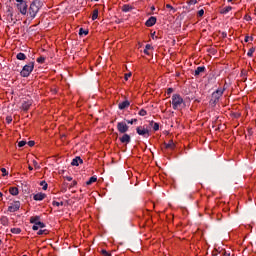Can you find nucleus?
Masks as SVG:
<instances>
[{"label":"nucleus","instance_id":"obj_56","mask_svg":"<svg viewBox=\"0 0 256 256\" xmlns=\"http://www.w3.org/2000/svg\"><path fill=\"white\" fill-rule=\"evenodd\" d=\"M245 41L247 42V41H248V38H246Z\"/></svg>","mask_w":256,"mask_h":256},{"label":"nucleus","instance_id":"obj_31","mask_svg":"<svg viewBox=\"0 0 256 256\" xmlns=\"http://www.w3.org/2000/svg\"><path fill=\"white\" fill-rule=\"evenodd\" d=\"M253 53H255V48H250L247 52L248 57H253Z\"/></svg>","mask_w":256,"mask_h":256},{"label":"nucleus","instance_id":"obj_44","mask_svg":"<svg viewBox=\"0 0 256 256\" xmlns=\"http://www.w3.org/2000/svg\"><path fill=\"white\" fill-rule=\"evenodd\" d=\"M197 0H189L188 5H196Z\"/></svg>","mask_w":256,"mask_h":256},{"label":"nucleus","instance_id":"obj_17","mask_svg":"<svg viewBox=\"0 0 256 256\" xmlns=\"http://www.w3.org/2000/svg\"><path fill=\"white\" fill-rule=\"evenodd\" d=\"M133 7L129 4H125L122 6V11L123 13H129V11H132Z\"/></svg>","mask_w":256,"mask_h":256},{"label":"nucleus","instance_id":"obj_22","mask_svg":"<svg viewBox=\"0 0 256 256\" xmlns=\"http://www.w3.org/2000/svg\"><path fill=\"white\" fill-rule=\"evenodd\" d=\"M9 193H10V195H19V189L17 188V187H11L10 189H9Z\"/></svg>","mask_w":256,"mask_h":256},{"label":"nucleus","instance_id":"obj_27","mask_svg":"<svg viewBox=\"0 0 256 256\" xmlns=\"http://www.w3.org/2000/svg\"><path fill=\"white\" fill-rule=\"evenodd\" d=\"M150 125H153V131H159V123L151 121Z\"/></svg>","mask_w":256,"mask_h":256},{"label":"nucleus","instance_id":"obj_53","mask_svg":"<svg viewBox=\"0 0 256 256\" xmlns=\"http://www.w3.org/2000/svg\"><path fill=\"white\" fill-rule=\"evenodd\" d=\"M233 0H228V3H231Z\"/></svg>","mask_w":256,"mask_h":256},{"label":"nucleus","instance_id":"obj_32","mask_svg":"<svg viewBox=\"0 0 256 256\" xmlns=\"http://www.w3.org/2000/svg\"><path fill=\"white\" fill-rule=\"evenodd\" d=\"M36 61H37V63L43 64V63H45V57L40 56V57L37 58Z\"/></svg>","mask_w":256,"mask_h":256},{"label":"nucleus","instance_id":"obj_30","mask_svg":"<svg viewBox=\"0 0 256 256\" xmlns=\"http://www.w3.org/2000/svg\"><path fill=\"white\" fill-rule=\"evenodd\" d=\"M11 233H14V235H19V233H21V230L19 228H12Z\"/></svg>","mask_w":256,"mask_h":256},{"label":"nucleus","instance_id":"obj_35","mask_svg":"<svg viewBox=\"0 0 256 256\" xmlns=\"http://www.w3.org/2000/svg\"><path fill=\"white\" fill-rule=\"evenodd\" d=\"M139 115H140L141 117H145V115H147V111H146L145 109H141V110L139 111Z\"/></svg>","mask_w":256,"mask_h":256},{"label":"nucleus","instance_id":"obj_29","mask_svg":"<svg viewBox=\"0 0 256 256\" xmlns=\"http://www.w3.org/2000/svg\"><path fill=\"white\" fill-rule=\"evenodd\" d=\"M79 35H89V31H87V30H85L83 28H80Z\"/></svg>","mask_w":256,"mask_h":256},{"label":"nucleus","instance_id":"obj_41","mask_svg":"<svg viewBox=\"0 0 256 256\" xmlns=\"http://www.w3.org/2000/svg\"><path fill=\"white\" fill-rule=\"evenodd\" d=\"M1 172L3 173V177H6V175H8L7 169L5 168H1Z\"/></svg>","mask_w":256,"mask_h":256},{"label":"nucleus","instance_id":"obj_6","mask_svg":"<svg viewBox=\"0 0 256 256\" xmlns=\"http://www.w3.org/2000/svg\"><path fill=\"white\" fill-rule=\"evenodd\" d=\"M136 132L138 135H141V137H145L146 139L151 135L149 129L145 128V126L137 127Z\"/></svg>","mask_w":256,"mask_h":256},{"label":"nucleus","instance_id":"obj_9","mask_svg":"<svg viewBox=\"0 0 256 256\" xmlns=\"http://www.w3.org/2000/svg\"><path fill=\"white\" fill-rule=\"evenodd\" d=\"M33 105V101L32 100H27V101H24L22 103V107L21 109L23 111H29L30 107Z\"/></svg>","mask_w":256,"mask_h":256},{"label":"nucleus","instance_id":"obj_18","mask_svg":"<svg viewBox=\"0 0 256 256\" xmlns=\"http://www.w3.org/2000/svg\"><path fill=\"white\" fill-rule=\"evenodd\" d=\"M130 103L129 101H123L121 103H119L118 107L119 109L123 110V109H127V107H129Z\"/></svg>","mask_w":256,"mask_h":256},{"label":"nucleus","instance_id":"obj_45","mask_svg":"<svg viewBox=\"0 0 256 256\" xmlns=\"http://www.w3.org/2000/svg\"><path fill=\"white\" fill-rule=\"evenodd\" d=\"M6 121L7 123H11L13 121V118H11V116L6 117Z\"/></svg>","mask_w":256,"mask_h":256},{"label":"nucleus","instance_id":"obj_7","mask_svg":"<svg viewBox=\"0 0 256 256\" xmlns=\"http://www.w3.org/2000/svg\"><path fill=\"white\" fill-rule=\"evenodd\" d=\"M19 209H21V202L19 201H14L9 207H8V211L10 213H15L16 211H19Z\"/></svg>","mask_w":256,"mask_h":256},{"label":"nucleus","instance_id":"obj_20","mask_svg":"<svg viewBox=\"0 0 256 256\" xmlns=\"http://www.w3.org/2000/svg\"><path fill=\"white\" fill-rule=\"evenodd\" d=\"M149 51H153V47L151 46V44H147L145 46V49H144L145 55H151V52H149Z\"/></svg>","mask_w":256,"mask_h":256},{"label":"nucleus","instance_id":"obj_3","mask_svg":"<svg viewBox=\"0 0 256 256\" xmlns=\"http://www.w3.org/2000/svg\"><path fill=\"white\" fill-rule=\"evenodd\" d=\"M223 93H225V88H218L215 92L212 93L210 103L217 105L221 97H223Z\"/></svg>","mask_w":256,"mask_h":256},{"label":"nucleus","instance_id":"obj_49","mask_svg":"<svg viewBox=\"0 0 256 256\" xmlns=\"http://www.w3.org/2000/svg\"><path fill=\"white\" fill-rule=\"evenodd\" d=\"M166 9H171V10H173V6H171V4H166Z\"/></svg>","mask_w":256,"mask_h":256},{"label":"nucleus","instance_id":"obj_47","mask_svg":"<svg viewBox=\"0 0 256 256\" xmlns=\"http://www.w3.org/2000/svg\"><path fill=\"white\" fill-rule=\"evenodd\" d=\"M65 179L66 181H73V178L71 176H66Z\"/></svg>","mask_w":256,"mask_h":256},{"label":"nucleus","instance_id":"obj_19","mask_svg":"<svg viewBox=\"0 0 256 256\" xmlns=\"http://www.w3.org/2000/svg\"><path fill=\"white\" fill-rule=\"evenodd\" d=\"M166 149H170L171 151H173V149H175V142H173V140H170L167 144H165Z\"/></svg>","mask_w":256,"mask_h":256},{"label":"nucleus","instance_id":"obj_28","mask_svg":"<svg viewBox=\"0 0 256 256\" xmlns=\"http://www.w3.org/2000/svg\"><path fill=\"white\" fill-rule=\"evenodd\" d=\"M52 205H53V207H63V202L53 201Z\"/></svg>","mask_w":256,"mask_h":256},{"label":"nucleus","instance_id":"obj_15","mask_svg":"<svg viewBox=\"0 0 256 256\" xmlns=\"http://www.w3.org/2000/svg\"><path fill=\"white\" fill-rule=\"evenodd\" d=\"M1 225H4V227H7L9 225V218L7 216H2L0 218Z\"/></svg>","mask_w":256,"mask_h":256},{"label":"nucleus","instance_id":"obj_52","mask_svg":"<svg viewBox=\"0 0 256 256\" xmlns=\"http://www.w3.org/2000/svg\"><path fill=\"white\" fill-rule=\"evenodd\" d=\"M0 197H3V193L2 192H0Z\"/></svg>","mask_w":256,"mask_h":256},{"label":"nucleus","instance_id":"obj_1","mask_svg":"<svg viewBox=\"0 0 256 256\" xmlns=\"http://www.w3.org/2000/svg\"><path fill=\"white\" fill-rule=\"evenodd\" d=\"M172 108L174 111H181L183 107H185V100L179 94H174L172 96Z\"/></svg>","mask_w":256,"mask_h":256},{"label":"nucleus","instance_id":"obj_26","mask_svg":"<svg viewBox=\"0 0 256 256\" xmlns=\"http://www.w3.org/2000/svg\"><path fill=\"white\" fill-rule=\"evenodd\" d=\"M99 17V10L95 9L92 13V21H95Z\"/></svg>","mask_w":256,"mask_h":256},{"label":"nucleus","instance_id":"obj_14","mask_svg":"<svg viewBox=\"0 0 256 256\" xmlns=\"http://www.w3.org/2000/svg\"><path fill=\"white\" fill-rule=\"evenodd\" d=\"M80 163H83V159H81V157H76L72 160L71 165L74 167H79Z\"/></svg>","mask_w":256,"mask_h":256},{"label":"nucleus","instance_id":"obj_34","mask_svg":"<svg viewBox=\"0 0 256 256\" xmlns=\"http://www.w3.org/2000/svg\"><path fill=\"white\" fill-rule=\"evenodd\" d=\"M25 145H27V141H25V140L18 142V147H25Z\"/></svg>","mask_w":256,"mask_h":256},{"label":"nucleus","instance_id":"obj_33","mask_svg":"<svg viewBox=\"0 0 256 256\" xmlns=\"http://www.w3.org/2000/svg\"><path fill=\"white\" fill-rule=\"evenodd\" d=\"M40 185H41V187H42V189H43L44 191H47V187H48L47 182L42 181V182L40 183Z\"/></svg>","mask_w":256,"mask_h":256},{"label":"nucleus","instance_id":"obj_13","mask_svg":"<svg viewBox=\"0 0 256 256\" xmlns=\"http://www.w3.org/2000/svg\"><path fill=\"white\" fill-rule=\"evenodd\" d=\"M121 143H131V136H129V134H124L121 138H120Z\"/></svg>","mask_w":256,"mask_h":256},{"label":"nucleus","instance_id":"obj_36","mask_svg":"<svg viewBox=\"0 0 256 256\" xmlns=\"http://www.w3.org/2000/svg\"><path fill=\"white\" fill-rule=\"evenodd\" d=\"M34 169H41V166H39V163L36 160H33Z\"/></svg>","mask_w":256,"mask_h":256},{"label":"nucleus","instance_id":"obj_24","mask_svg":"<svg viewBox=\"0 0 256 256\" xmlns=\"http://www.w3.org/2000/svg\"><path fill=\"white\" fill-rule=\"evenodd\" d=\"M205 71V66H199L196 70L194 75H201Z\"/></svg>","mask_w":256,"mask_h":256},{"label":"nucleus","instance_id":"obj_54","mask_svg":"<svg viewBox=\"0 0 256 256\" xmlns=\"http://www.w3.org/2000/svg\"><path fill=\"white\" fill-rule=\"evenodd\" d=\"M155 36V32L152 34V37H154Z\"/></svg>","mask_w":256,"mask_h":256},{"label":"nucleus","instance_id":"obj_23","mask_svg":"<svg viewBox=\"0 0 256 256\" xmlns=\"http://www.w3.org/2000/svg\"><path fill=\"white\" fill-rule=\"evenodd\" d=\"M93 183H97V176L90 177L89 180L86 182V185H93Z\"/></svg>","mask_w":256,"mask_h":256},{"label":"nucleus","instance_id":"obj_37","mask_svg":"<svg viewBox=\"0 0 256 256\" xmlns=\"http://www.w3.org/2000/svg\"><path fill=\"white\" fill-rule=\"evenodd\" d=\"M173 88H168L166 91V94L168 95V97H171V93H173Z\"/></svg>","mask_w":256,"mask_h":256},{"label":"nucleus","instance_id":"obj_50","mask_svg":"<svg viewBox=\"0 0 256 256\" xmlns=\"http://www.w3.org/2000/svg\"><path fill=\"white\" fill-rule=\"evenodd\" d=\"M8 11H9L10 17H13V12H11V10H8Z\"/></svg>","mask_w":256,"mask_h":256},{"label":"nucleus","instance_id":"obj_5","mask_svg":"<svg viewBox=\"0 0 256 256\" xmlns=\"http://www.w3.org/2000/svg\"><path fill=\"white\" fill-rule=\"evenodd\" d=\"M15 7L21 13V15H27V2L25 0H15Z\"/></svg>","mask_w":256,"mask_h":256},{"label":"nucleus","instance_id":"obj_51","mask_svg":"<svg viewBox=\"0 0 256 256\" xmlns=\"http://www.w3.org/2000/svg\"><path fill=\"white\" fill-rule=\"evenodd\" d=\"M28 169H29V171H33L32 166H29Z\"/></svg>","mask_w":256,"mask_h":256},{"label":"nucleus","instance_id":"obj_40","mask_svg":"<svg viewBox=\"0 0 256 256\" xmlns=\"http://www.w3.org/2000/svg\"><path fill=\"white\" fill-rule=\"evenodd\" d=\"M47 234V230H39L37 235H45Z\"/></svg>","mask_w":256,"mask_h":256},{"label":"nucleus","instance_id":"obj_4","mask_svg":"<svg viewBox=\"0 0 256 256\" xmlns=\"http://www.w3.org/2000/svg\"><path fill=\"white\" fill-rule=\"evenodd\" d=\"M33 69H35V62H30L29 64H26L20 72L21 77H29V75L33 73Z\"/></svg>","mask_w":256,"mask_h":256},{"label":"nucleus","instance_id":"obj_42","mask_svg":"<svg viewBox=\"0 0 256 256\" xmlns=\"http://www.w3.org/2000/svg\"><path fill=\"white\" fill-rule=\"evenodd\" d=\"M127 123H129V125H133V123H137V119L128 120Z\"/></svg>","mask_w":256,"mask_h":256},{"label":"nucleus","instance_id":"obj_25","mask_svg":"<svg viewBox=\"0 0 256 256\" xmlns=\"http://www.w3.org/2000/svg\"><path fill=\"white\" fill-rule=\"evenodd\" d=\"M232 9H233V7L227 6V7L223 8V9L221 10V13H222L223 15H227V13H229V11H231Z\"/></svg>","mask_w":256,"mask_h":256},{"label":"nucleus","instance_id":"obj_11","mask_svg":"<svg viewBox=\"0 0 256 256\" xmlns=\"http://www.w3.org/2000/svg\"><path fill=\"white\" fill-rule=\"evenodd\" d=\"M47 195L45 193H37L33 196L34 201H43Z\"/></svg>","mask_w":256,"mask_h":256},{"label":"nucleus","instance_id":"obj_16","mask_svg":"<svg viewBox=\"0 0 256 256\" xmlns=\"http://www.w3.org/2000/svg\"><path fill=\"white\" fill-rule=\"evenodd\" d=\"M41 222V217L39 216H32L30 218V223H32L33 225H36L37 223Z\"/></svg>","mask_w":256,"mask_h":256},{"label":"nucleus","instance_id":"obj_57","mask_svg":"<svg viewBox=\"0 0 256 256\" xmlns=\"http://www.w3.org/2000/svg\"><path fill=\"white\" fill-rule=\"evenodd\" d=\"M0 245H1V240H0Z\"/></svg>","mask_w":256,"mask_h":256},{"label":"nucleus","instance_id":"obj_43","mask_svg":"<svg viewBox=\"0 0 256 256\" xmlns=\"http://www.w3.org/2000/svg\"><path fill=\"white\" fill-rule=\"evenodd\" d=\"M102 255L111 256V253L107 252V250H102Z\"/></svg>","mask_w":256,"mask_h":256},{"label":"nucleus","instance_id":"obj_21","mask_svg":"<svg viewBox=\"0 0 256 256\" xmlns=\"http://www.w3.org/2000/svg\"><path fill=\"white\" fill-rule=\"evenodd\" d=\"M16 58L18 59V61H25V59H27V56L25 55V53L20 52L16 55Z\"/></svg>","mask_w":256,"mask_h":256},{"label":"nucleus","instance_id":"obj_10","mask_svg":"<svg viewBox=\"0 0 256 256\" xmlns=\"http://www.w3.org/2000/svg\"><path fill=\"white\" fill-rule=\"evenodd\" d=\"M155 23H157V18L152 16L146 21L145 25L146 27H153Z\"/></svg>","mask_w":256,"mask_h":256},{"label":"nucleus","instance_id":"obj_48","mask_svg":"<svg viewBox=\"0 0 256 256\" xmlns=\"http://www.w3.org/2000/svg\"><path fill=\"white\" fill-rule=\"evenodd\" d=\"M75 185H77V181L76 180L72 181L70 187H75Z\"/></svg>","mask_w":256,"mask_h":256},{"label":"nucleus","instance_id":"obj_38","mask_svg":"<svg viewBox=\"0 0 256 256\" xmlns=\"http://www.w3.org/2000/svg\"><path fill=\"white\" fill-rule=\"evenodd\" d=\"M205 15V10L201 9L198 11V17H203Z\"/></svg>","mask_w":256,"mask_h":256},{"label":"nucleus","instance_id":"obj_2","mask_svg":"<svg viewBox=\"0 0 256 256\" xmlns=\"http://www.w3.org/2000/svg\"><path fill=\"white\" fill-rule=\"evenodd\" d=\"M41 9V2L38 0H34L28 9V15L30 19H35L37 17V14L39 13V10Z\"/></svg>","mask_w":256,"mask_h":256},{"label":"nucleus","instance_id":"obj_46","mask_svg":"<svg viewBox=\"0 0 256 256\" xmlns=\"http://www.w3.org/2000/svg\"><path fill=\"white\" fill-rule=\"evenodd\" d=\"M28 145H29V147H33L35 145V142L34 141H29Z\"/></svg>","mask_w":256,"mask_h":256},{"label":"nucleus","instance_id":"obj_12","mask_svg":"<svg viewBox=\"0 0 256 256\" xmlns=\"http://www.w3.org/2000/svg\"><path fill=\"white\" fill-rule=\"evenodd\" d=\"M32 229H33V231H39V229H45V223L38 222L33 225Z\"/></svg>","mask_w":256,"mask_h":256},{"label":"nucleus","instance_id":"obj_8","mask_svg":"<svg viewBox=\"0 0 256 256\" xmlns=\"http://www.w3.org/2000/svg\"><path fill=\"white\" fill-rule=\"evenodd\" d=\"M117 129L119 133H127L129 131V126H127V123L125 122H118L117 123Z\"/></svg>","mask_w":256,"mask_h":256},{"label":"nucleus","instance_id":"obj_55","mask_svg":"<svg viewBox=\"0 0 256 256\" xmlns=\"http://www.w3.org/2000/svg\"><path fill=\"white\" fill-rule=\"evenodd\" d=\"M152 10H155V7H152Z\"/></svg>","mask_w":256,"mask_h":256},{"label":"nucleus","instance_id":"obj_39","mask_svg":"<svg viewBox=\"0 0 256 256\" xmlns=\"http://www.w3.org/2000/svg\"><path fill=\"white\" fill-rule=\"evenodd\" d=\"M129 78H131V72L126 73L124 76L125 81H129Z\"/></svg>","mask_w":256,"mask_h":256}]
</instances>
